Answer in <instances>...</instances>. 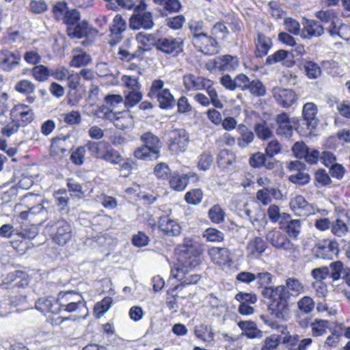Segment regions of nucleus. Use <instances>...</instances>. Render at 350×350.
I'll use <instances>...</instances> for the list:
<instances>
[{"label": "nucleus", "instance_id": "nucleus-1", "mask_svg": "<svg viewBox=\"0 0 350 350\" xmlns=\"http://www.w3.org/2000/svg\"><path fill=\"white\" fill-rule=\"evenodd\" d=\"M198 256L189 255L183 252L178 262L171 269V277L181 282L183 286L195 284L200 279V275L194 273V269L200 264Z\"/></svg>", "mask_w": 350, "mask_h": 350}, {"label": "nucleus", "instance_id": "nucleus-2", "mask_svg": "<svg viewBox=\"0 0 350 350\" xmlns=\"http://www.w3.org/2000/svg\"><path fill=\"white\" fill-rule=\"evenodd\" d=\"M192 42L196 47L205 54L213 55L218 52V44L205 30L202 21L191 20L189 23Z\"/></svg>", "mask_w": 350, "mask_h": 350}, {"label": "nucleus", "instance_id": "nucleus-3", "mask_svg": "<svg viewBox=\"0 0 350 350\" xmlns=\"http://www.w3.org/2000/svg\"><path fill=\"white\" fill-rule=\"evenodd\" d=\"M262 295L270 300L268 310L273 318L279 322H285L291 319L290 299L268 287L262 289Z\"/></svg>", "mask_w": 350, "mask_h": 350}, {"label": "nucleus", "instance_id": "nucleus-4", "mask_svg": "<svg viewBox=\"0 0 350 350\" xmlns=\"http://www.w3.org/2000/svg\"><path fill=\"white\" fill-rule=\"evenodd\" d=\"M58 304L59 311L68 312H82L81 315L85 317L88 314V308L83 296L75 291H61L59 293Z\"/></svg>", "mask_w": 350, "mask_h": 350}, {"label": "nucleus", "instance_id": "nucleus-5", "mask_svg": "<svg viewBox=\"0 0 350 350\" xmlns=\"http://www.w3.org/2000/svg\"><path fill=\"white\" fill-rule=\"evenodd\" d=\"M271 290L290 299L296 298L306 291V286L303 282L295 277H287L284 284L269 287Z\"/></svg>", "mask_w": 350, "mask_h": 350}, {"label": "nucleus", "instance_id": "nucleus-6", "mask_svg": "<svg viewBox=\"0 0 350 350\" xmlns=\"http://www.w3.org/2000/svg\"><path fill=\"white\" fill-rule=\"evenodd\" d=\"M46 226L53 228L52 239L54 243L60 246L68 243L72 237V227L64 219H59L56 221H50Z\"/></svg>", "mask_w": 350, "mask_h": 350}, {"label": "nucleus", "instance_id": "nucleus-7", "mask_svg": "<svg viewBox=\"0 0 350 350\" xmlns=\"http://www.w3.org/2000/svg\"><path fill=\"white\" fill-rule=\"evenodd\" d=\"M267 240L275 248L282 250L290 254L297 252V247L287 238L286 235L278 230L269 231L266 236Z\"/></svg>", "mask_w": 350, "mask_h": 350}, {"label": "nucleus", "instance_id": "nucleus-8", "mask_svg": "<svg viewBox=\"0 0 350 350\" xmlns=\"http://www.w3.org/2000/svg\"><path fill=\"white\" fill-rule=\"evenodd\" d=\"M170 150L174 154L185 152L189 144V135L185 130L174 129L170 133Z\"/></svg>", "mask_w": 350, "mask_h": 350}, {"label": "nucleus", "instance_id": "nucleus-9", "mask_svg": "<svg viewBox=\"0 0 350 350\" xmlns=\"http://www.w3.org/2000/svg\"><path fill=\"white\" fill-rule=\"evenodd\" d=\"M154 46L158 50L165 53L174 55L183 51V41L180 38H161L155 42Z\"/></svg>", "mask_w": 350, "mask_h": 350}, {"label": "nucleus", "instance_id": "nucleus-10", "mask_svg": "<svg viewBox=\"0 0 350 350\" xmlns=\"http://www.w3.org/2000/svg\"><path fill=\"white\" fill-rule=\"evenodd\" d=\"M276 124V133L278 135L286 138H290L293 133L295 118H291L285 112L278 114L275 118Z\"/></svg>", "mask_w": 350, "mask_h": 350}, {"label": "nucleus", "instance_id": "nucleus-11", "mask_svg": "<svg viewBox=\"0 0 350 350\" xmlns=\"http://www.w3.org/2000/svg\"><path fill=\"white\" fill-rule=\"evenodd\" d=\"M290 208L295 214L301 217H307L314 214L317 208L313 204L308 202L305 198L301 195H297L292 198L290 200Z\"/></svg>", "mask_w": 350, "mask_h": 350}, {"label": "nucleus", "instance_id": "nucleus-12", "mask_svg": "<svg viewBox=\"0 0 350 350\" xmlns=\"http://www.w3.org/2000/svg\"><path fill=\"white\" fill-rule=\"evenodd\" d=\"M272 93L276 103L284 108H289L297 100V95L291 89L275 87Z\"/></svg>", "mask_w": 350, "mask_h": 350}, {"label": "nucleus", "instance_id": "nucleus-13", "mask_svg": "<svg viewBox=\"0 0 350 350\" xmlns=\"http://www.w3.org/2000/svg\"><path fill=\"white\" fill-rule=\"evenodd\" d=\"M12 120L20 123L22 126L31 122L33 120L34 113L33 110L25 104L15 105L10 111Z\"/></svg>", "mask_w": 350, "mask_h": 350}, {"label": "nucleus", "instance_id": "nucleus-14", "mask_svg": "<svg viewBox=\"0 0 350 350\" xmlns=\"http://www.w3.org/2000/svg\"><path fill=\"white\" fill-rule=\"evenodd\" d=\"M313 252L317 258L332 259L338 253V243L336 241L324 240L314 247Z\"/></svg>", "mask_w": 350, "mask_h": 350}, {"label": "nucleus", "instance_id": "nucleus-15", "mask_svg": "<svg viewBox=\"0 0 350 350\" xmlns=\"http://www.w3.org/2000/svg\"><path fill=\"white\" fill-rule=\"evenodd\" d=\"M304 165L298 161H291L288 164V169L292 172L288 180L295 184L305 185L310 180V175L303 170Z\"/></svg>", "mask_w": 350, "mask_h": 350}, {"label": "nucleus", "instance_id": "nucleus-16", "mask_svg": "<svg viewBox=\"0 0 350 350\" xmlns=\"http://www.w3.org/2000/svg\"><path fill=\"white\" fill-rule=\"evenodd\" d=\"M129 26L132 29H152L154 26L153 16L151 12H144L131 16Z\"/></svg>", "mask_w": 350, "mask_h": 350}, {"label": "nucleus", "instance_id": "nucleus-17", "mask_svg": "<svg viewBox=\"0 0 350 350\" xmlns=\"http://www.w3.org/2000/svg\"><path fill=\"white\" fill-rule=\"evenodd\" d=\"M21 55L17 51H10L8 49L0 51V66L7 72L11 71L20 64Z\"/></svg>", "mask_w": 350, "mask_h": 350}, {"label": "nucleus", "instance_id": "nucleus-18", "mask_svg": "<svg viewBox=\"0 0 350 350\" xmlns=\"http://www.w3.org/2000/svg\"><path fill=\"white\" fill-rule=\"evenodd\" d=\"M183 84L188 91H199L208 87L209 79L201 76H196L193 74L185 75L183 77Z\"/></svg>", "mask_w": 350, "mask_h": 350}, {"label": "nucleus", "instance_id": "nucleus-19", "mask_svg": "<svg viewBox=\"0 0 350 350\" xmlns=\"http://www.w3.org/2000/svg\"><path fill=\"white\" fill-rule=\"evenodd\" d=\"M255 55L258 57L266 56L273 46L271 39L264 33L258 31L254 38Z\"/></svg>", "mask_w": 350, "mask_h": 350}, {"label": "nucleus", "instance_id": "nucleus-20", "mask_svg": "<svg viewBox=\"0 0 350 350\" xmlns=\"http://www.w3.org/2000/svg\"><path fill=\"white\" fill-rule=\"evenodd\" d=\"M159 228L166 235L178 236L181 231L179 224L168 216H161L158 221Z\"/></svg>", "mask_w": 350, "mask_h": 350}, {"label": "nucleus", "instance_id": "nucleus-21", "mask_svg": "<svg viewBox=\"0 0 350 350\" xmlns=\"http://www.w3.org/2000/svg\"><path fill=\"white\" fill-rule=\"evenodd\" d=\"M302 113L307 128L311 132L318 124L317 107L313 103H307L303 106Z\"/></svg>", "mask_w": 350, "mask_h": 350}, {"label": "nucleus", "instance_id": "nucleus-22", "mask_svg": "<svg viewBox=\"0 0 350 350\" xmlns=\"http://www.w3.org/2000/svg\"><path fill=\"white\" fill-rule=\"evenodd\" d=\"M324 33V27L314 20L308 19L304 24L301 36L304 38L311 39L318 38Z\"/></svg>", "mask_w": 350, "mask_h": 350}, {"label": "nucleus", "instance_id": "nucleus-23", "mask_svg": "<svg viewBox=\"0 0 350 350\" xmlns=\"http://www.w3.org/2000/svg\"><path fill=\"white\" fill-rule=\"evenodd\" d=\"M239 65L237 57L226 55L217 57L215 59L214 66L220 71H233Z\"/></svg>", "mask_w": 350, "mask_h": 350}, {"label": "nucleus", "instance_id": "nucleus-24", "mask_svg": "<svg viewBox=\"0 0 350 350\" xmlns=\"http://www.w3.org/2000/svg\"><path fill=\"white\" fill-rule=\"evenodd\" d=\"M267 244L265 241L259 237L251 239L246 246L247 254L254 258H258L266 250Z\"/></svg>", "mask_w": 350, "mask_h": 350}, {"label": "nucleus", "instance_id": "nucleus-25", "mask_svg": "<svg viewBox=\"0 0 350 350\" xmlns=\"http://www.w3.org/2000/svg\"><path fill=\"white\" fill-rule=\"evenodd\" d=\"M277 63H281L286 67H291L295 62L291 53L285 50H278L266 59L267 64L272 65Z\"/></svg>", "mask_w": 350, "mask_h": 350}, {"label": "nucleus", "instance_id": "nucleus-26", "mask_svg": "<svg viewBox=\"0 0 350 350\" xmlns=\"http://www.w3.org/2000/svg\"><path fill=\"white\" fill-rule=\"evenodd\" d=\"M241 329V336H245L247 338H261L262 337V332L259 329L256 324L252 321H240L237 323Z\"/></svg>", "mask_w": 350, "mask_h": 350}, {"label": "nucleus", "instance_id": "nucleus-27", "mask_svg": "<svg viewBox=\"0 0 350 350\" xmlns=\"http://www.w3.org/2000/svg\"><path fill=\"white\" fill-rule=\"evenodd\" d=\"M36 307L37 310H40L45 315L49 314H57L59 312L58 298H57L56 301L49 298H40L37 301Z\"/></svg>", "mask_w": 350, "mask_h": 350}, {"label": "nucleus", "instance_id": "nucleus-28", "mask_svg": "<svg viewBox=\"0 0 350 350\" xmlns=\"http://www.w3.org/2000/svg\"><path fill=\"white\" fill-rule=\"evenodd\" d=\"M54 213V207L49 202L39 204L32 206L29 209L28 213L38 215L40 218V222L52 218Z\"/></svg>", "mask_w": 350, "mask_h": 350}, {"label": "nucleus", "instance_id": "nucleus-29", "mask_svg": "<svg viewBox=\"0 0 350 350\" xmlns=\"http://www.w3.org/2000/svg\"><path fill=\"white\" fill-rule=\"evenodd\" d=\"M140 140L144 143V146L150 148L159 155L161 148V142L159 138L150 131L145 132L140 135Z\"/></svg>", "mask_w": 350, "mask_h": 350}, {"label": "nucleus", "instance_id": "nucleus-30", "mask_svg": "<svg viewBox=\"0 0 350 350\" xmlns=\"http://www.w3.org/2000/svg\"><path fill=\"white\" fill-rule=\"evenodd\" d=\"M208 255L216 264H226L229 259V250L226 247H213L208 250Z\"/></svg>", "mask_w": 350, "mask_h": 350}, {"label": "nucleus", "instance_id": "nucleus-31", "mask_svg": "<svg viewBox=\"0 0 350 350\" xmlns=\"http://www.w3.org/2000/svg\"><path fill=\"white\" fill-rule=\"evenodd\" d=\"M195 336L203 341L211 342L214 340L215 333L211 326L201 323L195 326Z\"/></svg>", "mask_w": 350, "mask_h": 350}, {"label": "nucleus", "instance_id": "nucleus-32", "mask_svg": "<svg viewBox=\"0 0 350 350\" xmlns=\"http://www.w3.org/2000/svg\"><path fill=\"white\" fill-rule=\"evenodd\" d=\"M109 146V144L108 142H89L87 144V148L90 154L97 159H103L105 152Z\"/></svg>", "mask_w": 350, "mask_h": 350}, {"label": "nucleus", "instance_id": "nucleus-33", "mask_svg": "<svg viewBox=\"0 0 350 350\" xmlns=\"http://www.w3.org/2000/svg\"><path fill=\"white\" fill-rule=\"evenodd\" d=\"M329 269L330 276L334 281L338 280L340 278H343L345 275H348V273H350V268L345 267L340 260L332 262L329 265Z\"/></svg>", "mask_w": 350, "mask_h": 350}, {"label": "nucleus", "instance_id": "nucleus-34", "mask_svg": "<svg viewBox=\"0 0 350 350\" xmlns=\"http://www.w3.org/2000/svg\"><path fill=\"white\" fill-rule=\"evenodd\" d=\"M235 162L236 156L229 150H221L217 155V164L224 169L229 168Z\"/></svg>", "mask_w": 350, "mask_h": 350}, {"label": "nucleus", "instance_id": "nucleus-35", "mask_svg": "<svg viewBox=\"0 0 350 350\" xmlns=\"http://www.w3.org/2000/svg\"><path fill=\"white\" fill-rule=\"evenodd\" d=\"M169 184L170 187L175 191H183L188 184V177L187 175L172 173L169 178Z\"/></svg>", "mask_w": 350, "mask_h": 350}, {"label": "nucleus", "instance_id": "nucleus-36", "mask_svg": "<svg viewBox=\"0 0 350 350\" xmlns=\"http://www.w3.org/2000/svg\"><path fill=\"white\" fill-rule=\"evenodd\" d=\"M67 31L68 36L71 38H83L86 36L88 33V24L85 21L77 23L73 27H68Z\"/></svg>", "mask_w": 350, "mask_h": 350}, {"label": "nucleus", "instance_id": "nucleus-37", "mask_svg": "<svg viewBox=\"0 0 350 350\" xmlns=\"http://www.w3.org/2000/svg\"><path fill=\"white\" fill-rule=\"evenodd\" d=\"M133 154L136 159L144 161L157 160L159 157L158 154L144 145L136 148Z\"/></svg>", "mask_w": 350, "mask_h": 350}, {"label": "nucleus", "instance_id": "nucleus-38", "mask_svg": "<svg viewBox=\"0 0 350 350\" xmlns=\"http://www.w3.org/2000/svg\"><path fill=\"white\" fill-rule=\"evenodd\" d=\"M297 306L301 313L309 314L314 310L315 302L313 298L308 295H305L297 301Z\"/></svg>", "mask_w": 350, "mask_h": 350}, {"label": "nucleus", "instance_id": "nucleus-39", "mask_svg": "<svg viewBox=\"0 0 350 350\" xmlns=\"http://www.w3.org/2000/svg\"><path fill=\"white\" fill-rule=\"evenodd\" d=\"M347 221L348 217L345 215H343L340 217L338 218L335 223L332 225V232L338 237L343 236L348 230V226L347 224Z\"/></svg>", "mask_w": 350, "mask_h": 350}, {"label": "nucleus", "instance_id": "nucleus-40", "mask_svg": "<svg viewBox=\"0 0 350 350\" xmlns=\"http://www.w3.org/2000/svg\"><path fill=\"white\" fill-rule=\"evenodd\" d=\"M162 109H170L175 103V99L170 90L167 89L156 98Z\"/></svg>", "mask_w": 350, "mask_h": 350}, {"label": "nucleus", "instance_id": "nucleus-41", "mask_svg": "<svg viewBox=\"0 0 350 350\" xmlns=\"http://www.w3.org/2000/svg\"><path fill=\"white\" fill-rule=\"evenodd\" d=\"M257 137L262 140H267L273 137V133L265 122L258 123L254 126Z\"/></svg>", "mask_w": 350, "mask_h": 350}, {"label": "nucleus", "instance_id": "nucleus-42", "mask_svg": "<svg viewBox=\"0 0 350 350\" xmlns=\"http://www.w3.org/2000/svg\"><path fill=\"white\" fill-rule=\"evenodd\" d=\"M31 72L34 79L39 82L46 81L51 75V71L44 65L35 66Z\"/></svg>", "mask_w": 350, "mask_h": 350}, {"label": "nucleus", "instance_id": "nucleus-43", "mask_svg": "<svg viewBox=\"0 0 350 350\" xmlns=\"http://www.w3.org/2000/svg\"><path fill=\"white\" fill-rule=\"evenodd\" d=\"M14 90L23 94H30L34 92L36 85L33 82L27 79L18 81L14 86Z\"/></svg>", "mask_w": 350, "mask_h": 350}, {"label": "nucleus", "instance_id": "nucleus-44", "mask_svg": "<svg viewBox=\"0 0 350 350\" xmlns=\"http://www.w3.org/2000/svg\"><path fill=\"white\" fill-rule=\"evenodd\" d=\"M133 124V120L129 112H118L116 118L114 126L121 130L129 127Z\"/></svg>", "mask_w": 350, "mask_h": 350}, {"label": "nucleus", "instance_id": "nucleus-45", "mask_svg": "<svg viewBox=\"0 0 350 350\" xmlns=\"http://www.w3.org/2000/svg\"><path fill=\"white\" fill-rule=\"evenodd\" d=\"M38 234V228L34 226H30L28 227L17 228L16 230V235L25 240H30L35 238Z\"/></svg>", "mask_w": 350, "mask_h": 350}, {"label": "nucleus", "instance_id": "nucleus-46", "mask_svg": "<svg viewBox=\"0 0 350 350\" xmlns=\"http://www.w3.org/2000/svg\"><path fill=\"white\" fill-rule=\"evenodd\" d=\"M203 191L200 189H193L187 191L185 195V200L190 204L198 205L202 200Z\"/></svg>", "mask_w": 350, "mask_h": 350}, {"label": "nucleus", "instance_id": "nucleus-47", "mask_svg": "<svg viewBox=\"0 0 350 350\" xmlns=\"http://www.w3.org/2000/svg\"><path fill=\"white\" fill-rule=\"evenodd\" d=\"M247 90L254 96L258 97L264 96L266 93V88L258 79L250 81V84L247 86Z\"/></svg>", "mask_w": 350, "mask_h": 350}, {"label": "nucleus", "instance_id": "nucleus-48", "mask_svg": "<svg viewBox=\"0 0 350 350\" xmlns=\"http://www.w3.org/2000/svg\"><path fill=\"white\" fill-rule=\"evenodd\" d=\"M168 88L164 87V81L161 79H154L151 84L148 96L151 98H157Z\"/></svg>", "mask_w": 350, "mask_h": 350}, {"label": "nucleus", "instance_id": "nucleus-49", "mask_svg": "<svg viewBox=\"0 0 350 350\" xmlns=\"http://www.w3.org/2000/svg\"><path fill=\"white\" fill-rule=\"evenodd\" d=\"M209 219L215 224L221 223L225 218V212L218 204L213 206L208 211Z\"/></svg>", "mask_w": 350, "mask_h": 350}, {"label": "nucleus", "instance_id": "nucleus-50", "mask_svg": "<svg viewBox=\"0 0 350 350\" xmlns=\"http://www.w3.org/2000/svg\"><path fill=\"white\" fill-rule=\"evenodd\" d=\"M329 325V321L323 319H316L310 325L312 335L314 336H319L326 332Z\"/></svg>", "mask_w": 350, "mask_h": 350}, {"label": "nucleus", "instance_id": "nucleus-51", "mask_svg": "<svg viewBox=\"0 0 350 350\" xmlns=\"http://www.w3.org/2000/svg\"><path fill=\"white\" fill-rule=\"evenodd\" d=\"M317 311L325 317H332L337 314V309L335 306H331L325 300L319 301L317 304Z\"/></svg>", "mask_w": 350, "mask_h": 350}, {"label": "nucleus", "instance_id": "nucleus-52", "mask_svg": "<svg viewBox=\"0 0 350 350\" xmlns=\"http://www.w3.org/2000/svg\"><path fill=\"white\" fill-rule=\"evenodd\" d=\"M315 16L321 21L325 23L334 25L338 20L336 14L333 10H321L315 13Z\"/></svg>", "mask_w": 350, "mask_h": 350}, {"label": "nucleus", "instance_id": "nucleus-53", "mask_svg": "<svg viewBox=\"0 0 350 350\" xmlns=\"http://www.w3.org/2000/svg\"><path fill=\"white\" fill-rule=\"evenodd\" d=\"M125 104L128 107H133L142 98V94L140 90H126Z\"/></svg>", "mask_w": 350, "mask_h": 350}, {"label": "nucleus", "instance_id": "nucleus-54", "mask_svg": "<svg viewBox=\"0 0 350 350\" xmlns=\"http://www.w3.org/2000/svg\"><path fill=\"white\" fill-rule=\"evenodd\" d=\"M112 304V299L109 297H105L100 301L98 302L94 306V312L98 317H101L107 312Z\"/></svg>", "mask_w": 350, "mask_h": 350}, {"label": "nucleus", "instance_id": "nucleus-55", "mask_svg": "<svg viewBox=\"0 0 350 350\" xmlns=\"http://www.w3.org/2000/svg\"><path fill=\"white\" fill-rule=\"evenodd\" d=\"M203 237L206 238L208 241L221 242L224 240V234L216 228H209L204 232Z\"/></svg>", "mask_w": 350, "mask_h": 350}, {"label": "nucleus", "instance_id": "nucleus-56", "mask_svg": "<svg viewBox=\"0 0 350 350\" xmlns=\"http://www.w3.org/2000/svg\"><path fill=\"white\" fill-rule=\"evenodd\" d=\"M273 280V275L267 271L259 272L256 275V280H257L256 284L258 288L270 287L268 286L271 283Z\"/></svg>", "mask_w": 350, "mask_h": 350}, {"label": "nucleus", "instance_id": "nucleus-57", "mask_svg": "<svg viewBox=\"0 0 350 350\" xmlns=\"http://www.w3.org/2000/svg\"><path fill=\"white\" fill-rule=\"evenodd\" d=\"M121 81L127 90H136L141 89V84L139 82V78L135 76L123 75Z\"/></svg>", "mask_w": 350, "mask_h": 350}, {"label": "nucleus", "instance_id": "nucleus-58", "mask_svg": "<svg viewBox=\"0 0 350 350\" xmlns=\"http://www.w3.org/2000/svg\"><path fill=\"white\" fill-rule=\"evenodd\" d=\"M91 62V58L89 54L85 52H81L80 53L74 55L70 66L72 67H81L88 64Z\"/></svg>", "mask_w": 350, "mask_h": 350}, {"label": "nucleus", "instance_id": "nucleus-59", "mask_svg": "<svg viewBox=\"0 0 350 350\" xmlns=\"http://www.w3.org/2000/svg\"><path fill=\"white\" fill-rule=\"evenodd\" d=\"M280 342L279 336L275 334L267 337L262 342L261 350H275Z\"/></svg>", "mask_w": 350, "mask_h": 350}, {"label": "nucleus", "instance_id": "nucleus-60", "mask_svg": "<svg viewBox=\"0 0 350 350\" xmlns=\"http://www.w3.org/2000/svg\"><path fill=\"white\" fill-rule=\"evenodd\" d=\"M154 174L158 178L166 179L172 175L170 169L165 163H159L156 165L154 170Z\"/></svg>", "mask_w": 350, "mask_h": 350}, {"label": "nucleus", "instance_id": "nucleus-61", "mask_svg": "<svg viewBox=\"0 0 350 350\" xmlns=\"http://www.w3.org/2000/svg\"><path fill=\"white\" fill-rule=\"evenodd\" d=\"M301 221L299 219L291 220L286 226V233L293 238H297L301 232Z\"/></svg>", "mask_w": 350, "mask_h": 350}, {"label": "nucleus", "instance_id": "nucleus-62", "mask_svg": "<svg viewBox=\"0 0 350 350\" xmlns=\"http://www.w3.org/2000/svg\"><path fill=\"white\" fill-rule=\"evenodd\" d=\"M267 215L272 223H277L282 219L284 213L280 211V208L278 205L271 204L267 210Z\"/></svg>", "mask_w": 350, "mask_h": 350}, {"label": "nucleus", "instance_id": "nucleus-63", "mask_svg": "<svg viewBox=\"0 0 350 350\" xmlns=\"http://www.w3.org/2000/svg\"><path fill=\"white\" fill-rule=\"evenodd\" d=\"M211 33L215 38L224 40L228 35V29L223 23H217L213 27Z\"/></svg>", "mask_w": 350, "mask_h": 350}, {"label": "nucleus", "instance_id": "nucleus-64", "mask_svg": "<svg viewBox=\"0 0 350 350\" xmlns=\"http://www.w3.org/2000/svg\"><path fill=\"white\" fill-rule=\"evenodd\" d=\"M126 23L120 15H116L113 21V25L111 27L112 33L119 35L126 29Z\"/></svg>", "mask_w": 350, "mask_h": 350}]
</instances>
